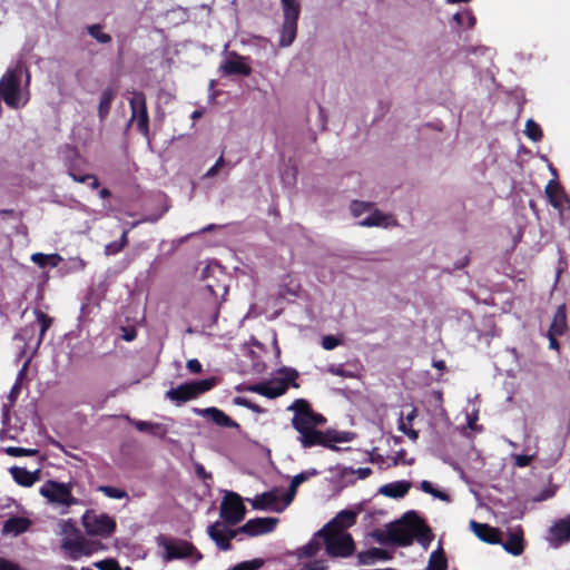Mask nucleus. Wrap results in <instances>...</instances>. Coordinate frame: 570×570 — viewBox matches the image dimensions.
I'll use <instances>...</instances> for the list:
<instances>
[{
	"instance_id": "obj_1",
	"label": "nucleus",
	"mask_w": 570,
	"mask_h": 570,
	"mask_svg": "<svg viewBox=\"0 0 570 570\" xmlns=\"http://www.w3.org/2000/svg\"><path fill=\"white\" fill-rule=\"evenodd\" d=\"M287 411L293 412L291 423L298 433L297 441L304 449L323 446L337 451L338 448L335 443L351 441L348 432H338L332 429L326 431L320 430L318 428L325 425L327 420L322 413L315 412L306 399L294 400L287 406Z\"/></svg>"
},
{
	"instance_id": "obj_2",
	"label": "nucleus",
	"mask_w": 570,
	"mask_h": 570,
	"mask_svg": "<svg viewBox=\"0 0 570 570\" xmlns=\"http://www.w3.org/2000/svg\"><path fill=\"white\" fill-rule=\"evenodd\" d=\"M414 538L422 546H428L433 539L431 529L415 511L404 513L399 522L392 523L387 529L386 541L400 547H409Z\"/></svg>"
},
{
	"instance_id": "obj_3",
	"label": "nucleus",
	"mask_w": 570,
	"mask_h": 570,
	"mask_svg": "<svg viewBox=\"0 0 570 570\" xmlns=\"http://www.w3.org/2000/svg\"><path fill=\"white\" fill-rule=\"evenodd\" d=\"M315 537L323 539L326 552L333 558H347L355 551V544L350 533L340 529L336 519L326 523L315 533Z\"/></svg>"
},
{
	"instance_id": "obj_4",
	"label": "nucleus",
	"mask_w": 570,
	"mask_h": 570,
	"mask_svg": "<svg viewBox=\"0 0 570 570\" xmlns=\"http://www.w3.org/2000/svg\"><path fill=\"white\" fill-rule=\"evenodd\" d=\"M216 384L217 380L215 377H208L200 381H191L166 391L165 396L177 406H180L181 404L190 400H195L202 394L210 391L214 386H216Z\"/></svg>"
},
{
	"instance_id": "obj_5",
	"label": "nucleus",
	"mask_w": 570,
	"mask_h": 570,
	"mask_svg": "<svg viewBox=\"0 0 570 570\" xmlns=\"http://www.w3.org/2000/svg\"><path fill=\"white\" fill-rule=\"evenodd\" d=\"M20 68L8 69L0 79V96L11 109L24 106L28 99L21 102Z\"/></svg>"
},
{
	"instance_id": "obj_6",
	"label": "nucleus",
	"mask_w": 570,
	"mask_h": 570,
	"mask_svg": "<svg viewBox=\"0 0 570 570\" xmlns=\"http://www.w3.org/2000/svg\"><path fill=\"white\" fill-rule=\"evenodd\" d=\"M298 376V372L296 370H291L287 373V377L285 379H274L269 381H263L255 384L247 385L245 387L246 391L257 393L267 399H276L278 396L284 395L289 386V382L294 387H298V384L295 380Z\"/></svg>"
},
{
	"instance_id": "obj_7",
	"label": "nucleus",
	"mask_w": 570,
	"mask_h": 570,
	"mask_svg": "<svg viewBox=\"0 0 570 570\" xmlns=\"http://www.w3.org/2000/svg\"><path fill=\"white\" fill-rule=\"evenodd\" d=\"M284 21L281 30L279 46H291L297 35V21L301 13V6L297 0H281Z\"/></svg>"
},
{
	"instance_id": "obj_8",
	"label": "nucleus",
	"mask_w": 570,
	"mask_h": 570,
	"mask_svg": "<svg viewBox=\"0 0 570 570\" xmlns=\"http://www.w3.org/2000/svg\"><path fill=\"white\" fill-rule=\"evenodd\" d=\"M81 523L89 535L110 537L116 530V521L106 513L97 514L94 510H87Z\"/></svg>"
},
{
	"instance_id": "obj_9",
	"label": "nucleus",
	"mask_w": 570,
	"mask_h": 570,
	"mask_svg": "<svg viewBox=\"0 0 570 570\" xmlns=\"http://www.w3.org/2000/svg\"><path fill=\"white\" fill-rule=\"evenodd\" d=\"M40 494L49 502L67 508L79 503V500L72 495L70 483L48 480L40 488Z\"/></svg>"
},
{
	"instance_id": "obj_10",
	"label": "nucleus",
	"mask_w": 570,
	"mask_h": 570,
	"mask_svg": "<svg viewBox=\"0 0 570 570\" xmlns=\"http://www.w3.org/2000/svg\"><path fill=\"white\" fill-rule=\"evenodd\" d=\"M130 119L128 126L136 121L137 130L144 136H149V115L147 109L146 95L142 91H132V97L129 100Z\"/></svg>"
},
{
	"instance_id": "obj_11",
	"label": "nucleus",
	"mask_w": 570,
	"mask_h": 570,
	"mask_svg": "<svg viewBox=\"0 0 570 570\" xmlns=\"http://www.w3.org/2000/svg\"><path fill=\"white\" fill-rule=\"evenodd\" d=\"M246 507L242 497L232 491H227L220 504L219 515L229 525H236L244 520Z\"/></svg>"
},
{
	"instance_id": "obj_12",
	"label": "nucleus",
	"mask_w": 570,
	"mask_h": 570,
	"mask_svg": "<svg viewBox=\"0 0 570 570\" xmlns=\"http://www.w3.org/2000/svg\"><path fill=\"white\" fill-rule=\"evenodd\" d=\"M546 540L549 546L558 549L570 541V514L558 519L549 528Z\"/></svg>"
},
{
	"instance_id": "obj_13",
	"label": "nucleus",
	"mask_w": 570,
	"mask_h": 570,
	"mask_svg": "<svg viewBox=\"0 0 570 570\" xmlns=\"http://www.w3.org/2000/svg\"><path fill=\"white\" fill-rule=\"evenodd\" d=\"M239 533L237 529H226L220 522H215L208 527V535L216 543L219 550L229 551L232 549L230 540Z\"/></svg>"
},
{
	"instance_id": "obj_14",
	"label": "nucleus",
	"mask_w": 570,
	"mask_h": 570,
	"mask_svg": "<svg viewBox=\"0 0 570 570\" xmlns=\"http://www.w3.org/2000/svg\"><path fill=\"white\" fill-rule=\"evenodd\" d=\"M278 522L276 518H254L238 528L239 533L256 537L274 531Z\"/></svg>"
},
{
	"instance_id": "obj_15",
	"label": "nucleus",
	"mask_w": 570,
	"mask_h": 570,
	"mask_svg": "<svg viewBox=\"0 0 570 570\" xmlns=\"http://www.w3.org/2000/svg\"><path fill=\"white\" fill-rule=\"evenodd\" d=\"M249 502L254 510L281 512L284 509L277 489L257 494Z\"/></svg>"
},
{
	"instance_id": "obj_16",
	"label": "nucleus",
	"mask_w": 570,
	"mask_h": 570,
	"mask_svg": "<svg viewBox=\"0 0 570 570\" xmlns=\"http://www.w3.org/2000/svg\"><path fill=\"white\" fill-rule=\"evenodd\" d=\"M245 60L246 58L237 52H230L228 58L222 63L220 69L225 76L240 75L248 77L252 73V67Z\"/></svg>"
},
{
	"instance_id": "obj_17",
	"label": "nucleus",
	"mask_w": 570,
	"mask_h": 570,
	"mask_svg": "<svg viewBox=\"0 0 570 570\" xmlns=\"http://www.w3.org/2000/svg\"><path fill=\"white\" fill-rule=\"evenodd\" d=\"M197 414L210 419L216 425L228 429H239L240 425L229 417L224 411L217 407H206L204 410H194Z\"/></svg>"
},
{
	"instance_id": "obj_18",
	"label": "nucleus",
	"mask_w": 570,
	"mask_h": 570,
	"mask_svg": "<svg viewBox=\"0 0 570 570\" xmlns=\"http://www.w3.org/2000/svg\"><path fill=\"white\" fill-rule=\"evenodd\" d=\"M544 191L551 206L559 212H562L564 205L569 203V197L567 196L563 187L557 180H549Z\"/></svg>"
},
{
	"instance_id": "obj_19",
	"label": "nucleus",
	"mask_w": 570,
	"mask_h": 570,
	"mask_svg": "<svg viewBox=\"0 0 570 570\" xmlns=\"http://www.w3.org/2000/svg\"><path fill=\"white\" fill-rule=\"evenodd\" d=\"M470 527L474 534L483 542L498 544L501 542V532L487 523H479L474 520L470 522Z\"/></svg>"
},
{
	"instance_id": "obj_20",
	"label": "nucleus",
	"mask_w": 570,
	"mask_h": 570,
	"mask_svg": "<svg viewBox=\"0 0 570 570\" xmlns=\"http://www.w3.org/2000/svg\"><path fill=\"white\" fill-rule=\"evenodd\" d=\"M62 548L69 552L73 560L78 559L79 556H89L92 552L90 543L82 537L63 540Z\"/></svg>"
},
{
	"instance_id": "obj_21",
	"label": "nucleus",
	"mask_w": 570,
	"mask_h": 570,
	"mask_svg": "<svg viewBox=\"0 0 570 570\" xmlns=\"http://www.w3.org/2000/svg\"><path fill=\"white\" fill-rule=\"evenodd\" d=\"M32 522L30 519L14 515L4 521L1 532L2 534H12L17 537L27 532Z\"/></svg>"
},
{
	"instance_id": "obj_22",
	"label": "nucleus",
	"mask_w": 570,
	"mask_h": 570,
	"mask_svg": "<svg viewBox=\"0 0 570 570\" xmlns=\"http://www.w3.org/2000/svg\"><path fill=\"white\" fill-rule=\"evenodd\" d=\"M412 483L410 481L401 480L391 483H386L379 489V493L392 498L401 499L404 498L410 491Z\"/></svg>"
},
{
	"instance_id": "obj_23",
	"label": "nucleus",
	"mask_w": 570,
	"mask_h": 570,
	"mask_svg": "<svg viewBox=\"0 0 570 570\" xmlns=\"http://www.w3.org/2000/svg\"><path fill=\"white\" fill-rule=\"evenodd\" d=\"M9 473L17 484L30 488L39 480L40 471L36 470L35 472H30L24 468L11 466Z\"/></svg>"
},
{
	"instance_id": "obj_24",
	"label": "nucleus",
	"mask_w": 570,
	"mask_h": 570,
	"mask_svg": "<svg viewBox=\"0 0 570 570\" xmlns=\"http://www.w3.org/2000/svg\"><path fill=\"white\" fill-rule=\"evenodd\" d=\"M372 474L371 468L353 469L352 466L338 468V476L345 484H354L356 479L364 480Z\"/></svg>"
},
{
	"instance_id": "obj_25",
	"label": "nucleus",
	"mask_w": 570,
	"mask_h": 570,
	"mask_svg": "<svg viewBox=\"0 0 570 570\" xmlns=\"http://www.w3.org/2000/svg\"><path fill=\"white\" fill-rule=\"evenodd\" d=\"M165 548L168 560L190 557L193 550L195 549L193 544L186 541H180L178 543L168 542L166 543Z\"/></svg>"
},
{
	"instance_id": "obj_26",
	"label": "nucleus",
	"mask_w": 570,
	"mask_h": 570,
	"mask_svg": "<svg viewBox=\"0 0 570 570\" xmlns=\"http://www.w3.org/2000/svg\"><path fill=\"white\" fill-rule=\"evenodd\" d=\"M567 331H568L567 308H566V305L562 304L557 308L548 332L557 334V335H564L567 333Z\"/></svg>"
},
{
	"instance_id": "obj_27",
	"label": "nucleus",
	"mask_w": 570,
	"mask_h": 570,
	"mask_svg": "<svg viewBox=\"0 0 570 570\" xmlns=\"http://www.w3.org/2000/svg\"><path fill=\"white\" fill-rule=\"evenodd\" d=\"M503 548L512 556H520L524 551L523 531L518 529L509 533L508 540L503 543Z\"/></svg>"
},
{
	"instance_id": "obj_28",
	"label": "nucleus",
	"mask_w": 570,
	"mask_h": 570,
	"mask_svg": "<svg viewBox=\"0 0 570 570\" xmlns=\"http://www.w3.org/2000/svg\"><path fill=\"white\" fill-rule=\"evenodd\" d=\"M35 315L37 318V330L39 331L35 343V350H38L43 341L46 332L51 327L53 318L38 308L35 309Z\"/></svg>"
},
{
	"instance_id": "obj_29",
	"label": "nucleus",
	"mask_w": 570,
	"mask_h": 570,
	"mask_svg": "<svg viewBox=\"0 0 570 570\" xmlns=\"http://www.w3.org/2000/svg\"><path fill=\"white\" fill-rule=\"evenodd\" d=\"M115 95L116 91L111 87H108L102 90L98 105V117L100 121L106 120V118L108 117Z\"/></svg>"
},
{
	"instance_id": "obj_30",
	"label": "nucleus",
	"mask_w": 570,
	"mask_h": 570,
	"mask_svg": "<svg viewBox=\"0 0 570 570\" xmlns=\"http://www.w3.org/2000/svg\"><path fill=\"white\" fill-rule=\"evenodd\" d=\"M391 558L390 553L381 548H371L366 551L360 552L357 554L358 562L361 564H368L373 560H389Z\"/></svg>"
},
{
	"instance_id": "obj_31",
	"label": "nucleus",
	"mask_w": 570,
	"mask_h": 570,
	"mask_svg": "<svg viewBox=\"0 0 570 570\" xmlns=\"http://www.w3.org/2000/svg\"><path fill=\"white\" fill-rule=\"evenodd\" d=\"M37 332V324L30 323L20 328V331L14 335V340L23 342L26 347L31 348L33 341L36 342Z\"/></svg>"
},
{
	"instance_id": "obj_32",
	"label": "nucleus",
	"mask_w": 570,
	"mask_h": 570,
	"mask_svg": "<svg viewBox=\"0 0 570 570\" xmlns=\"http://www.w3.org/2000/svg\"><path fill=\"white\" fill-rule=\"evenodd\" d=\"M135 426L139 432H148L151 435L164 438L167 433V429L160 423H153L148 421H137Z\"/></svg>"
},
{
	"instance_id": "obj_33",
	"label": "nucleus",
	"mask_w": 570,
	"mask_h": 570,
	"mask_svg": "<svg viewBox=\"0 0 570 570\" xmlns=\"http://www.w3.org/2000/svg\"><path fill=\"white\" fill-rule=\"evenodd\" d=\"M370 215L364 219L360 220L358 225L364 227L381 226L385 223L389 216L381 213L379 209H372L368 212Z\"/></svg>"
},
{
	"instance_id": "obj_34",
	"label": "nucleus",
	"mask_w": 570,
	"mask_h": 570,
	"mask_svg": "<svg viewBox=\"0 0 570 570\" xmlns=\"http://www.w3.org/2000/svg\"><path fill=\"white\" fill-rule=\"evenodd\" d=\"M321 550V543L315 538L297 550L298 559L313 558Z\"/></svg>"
},
{
	"instance_id": "obj_35",
	"label": "nucleus",
	"mask_w": 570,
	"mask_h": 570,
	"mask_svg": "<svg viewBox=\"0 0 570 570\" xmlns=\"http://www.w3.org/2000/svg\"><path fill=\"white\" fill-rule=\"evenodd\" d=\"M524 132L527 137L534 142L540 141L543 137L541 127L533 119L527 120Z\"/></svg>"
},
{
	"instance_id": "obj_36",
	"label": "nucleus",
	"mask_w": 570,
	"mask_h": 570,
	"mask_svg": "<svg viewBox=\"0 0 570 570\" xmlns=\"http://www.w3.org/2000/svg\"><path fill=\"white\" fill-rule=\"evenodd\" d=\"M3 452L10 456L20 458V456H35L39 454V450L37 449H26L20 446H7L3 449Z\"/></svg>"
},
{
	"instance_id": "obj_37",
	"label": "nucleus",
	"mask_w": 570,
	"mask_h": 570,
	"mask_svg": "<svg viewBox=\"0 0 570 570\" xmlns=\"http://www.w3.org/2000/svg\"><path fill=\"white\" fill-rule=\"evenodd\" d=\"M97 491L104 493L107 498H110V499H126L128 498V494L125 490L122 489H119V488H115V487H111V485H99L97 488Z\"/></svg>"
},
{
	"instance_id": "obj_38",
	"label": "nucleus",
	"mask_w": 570,
	"mask_h": 570,
	"mask_svg": "<svg viewBox=\"0 0 570 570\" xmlns=\"http://www.w3.org/2000/svg\"><path fill=\"white\" fill-rule=\"evenodd\" d=\"M374 204L370 202L353 200L351 203V213L354 217H360L364 213H368L373 209Z\"/></svg>"
},
{
	"instance_id": "obj_39",
	"label": "nucleus",
	"mask_w": 570,
	"mask_h": 570,
	"mask_svg": "<svg viewBox=\"0 0 570 570\" xmlns=\"http://www.w3.org/2000/svg\"><path fill=\"white\" fill-rule=\"evenodd\" d=\"M100 24H92L88 27V33L95 38L99 43H109L111 41V36L102 32Z\"/></svg>"
},
{
	"instance_id": "obj_40",
	"label": "nucleus",
	"mask_w": 570,
	"mask_h": 570,
	"mask_svg": "<svg viewBox=\"0 0 570 570\" xmlns=\"http://www.w3.org/2000/svg\"><path fill=\"white\" fill-rule=\"evenodd\" d=\"M27 366H28V362H26L23 364L22 368L19 371L18 379H17V381L14 382V384L12 385V387L10 390L9 400L11 402H14L17 400V397L19 396V394H20L21 381H22V379H23V376L26 374Z\"/></svg>"
},
{
	"instance_id": "obj_41",
	"label": "nucleus",
	"mask_w": 570,
	"mask_h": 570,
	"mask_svg": "<svg viewBox=\"0 0 570 570\" xmlns=\"http://www.w3.org/2000/svg\"><path fill=\"white\" fill-rule=\"evenodd\" d=\"M264 566V560L261 558L243 561L234 566L230 570H259Z\"/></svg>"
},
{
	"instance_id": "obj_42",
	"label": "nucleus",
	"mask_w": 570,
	"mask_h": 570,
	"mask_svg": "<svg viewBox=\"0 0 570 570\" xmlns=\"http://www.w3.org/2000/svg\"><path fill=\"white\" fill-rule=\"evenodd\" d=\"M61 256L58 254L47 255L42 253H36L31 256V261L40 267H46L49 261H61Z\"/></svg>"
},
{
	"instance_id": "obj_43",
	"label": "nucleus",
	"mask_w": 570,
	"mask_h": 570,
	"mask_svg": "<svg viewBox=\"0 0 570 570\" xmlns=\"http://www.w3.org/2000/svg\"><path fill=\"white\" fill-rule=\"evenodd\" d=\"M317 474H318V472L315 469H312L311 471H304V472H301V473L296 474L295 476H293L291 483L294 484L295 487H299L302 483L307 481L311 476H314Z\"/></svg>"
},
{
	"instance_id": "obj_44",
	"label": "nucleus",
	"mask_w": 570,
	"mask_h": 570,
	"mask_svg": "<svg viewBox=\"0 0 570 570\" xmlns=\"http://www.w3.org/2000/svg\"><path fill=\"white\" fill-rule=\"evenodd\" d=\"M340 344H341V341L333 335H326L322 340V347L327 351L334 350Z\"/></svg>"
},
{
	"instance_id": "obj_45",
	"label": "nucleus",
	"mask_w": 570,
	"mask_h": 570,
	"mask_svg": "<svg viewBox=\"0 0 570 570\" xmlns=\"http://www.w3.org/2000/svg\"><path fill=\"white\" fill-rule=\"evenodd\" d=\"M99 570H121L119 563L114 559H108L96 563Z\"/></svg>"
},
{
	"instance_id": "obj_46",
	"label": "nucleus",
	"mask_w": 570,
	"mask_h": 570,
	"mask_svg": "<svg viewBox=\"0 0 570 570\" xmlns=\"http://www.w3.org/2000/svg\"><path fill=\"white\" fill-rule=\"evenodd\" d=\"M225 165L224 156L220 155V157L216 160V163L206 171L204 175L205 178H212L217 175L218 170Z\"/></svg>"
},
{
	"instance_id": "obj_47",
	"label": "nucleus",
	"mask_w": 570,
	"mask_h": 570,
	"mask_svg": "<svg viewBox=\"0 0 570 570\" xmlns=\"http://www.w3.org/2000/svg\"><path fill=\"white\" fill-rule=\"evenodd\" d=\"M68 175L72 178L73 181L81 183V184L87 183L91 177V174L81 175L79 173H75L72 165L68 166Z\"/></svg>"
},
{
	"instance_id": "obj_48",
	"label": "nucleus",
	"mask_w": 570,
	"mask_h": 570,
	"mask_svg": "<svg viewBox=\"0 0 570 570\" xmlns=\"http://www.w3.org/2000/svg\"><path fill=\"white\" fill-rule=\"evenodd\" d=\"M297 488L298 487H295L294 484L289 483V487H288L286 493L281 498V501L284 502V504H283L284 508L286 505H288L294 500L296 492H297Z\"/></svg>"
},
{
	"instance_id": "obj_49",
	"label": "nucleus",
	"mask_w": 570,
	"mask_h": 570,
	"mask_svg": "<svg viewBox=\"0 0 570 570\" xmlns=\"http://www.w3.org/2000/svg\"><path fill=\"white\" fill-rule=\"evenodd\" d=\"M301 570H327V566L324 560H314L305 563Z\"/></svg>"
},
{
	"instance_id": "obj_50",
	"label": "nucleus",
	"mask_w": 570,
	"mask_h": 570,
	"mask_svg": "<svg viewBox=\"0 0 570 570\" xmlns=\"http://www.w3.org/2000/svg\"><path fill=\"white\" fill-rule=\"evenodd\" d=\"M124 249V247H120L119 240L111 242L105 246L104 253L107 256H112L118 253H120Z\"/></svg>"
},
{
	"instance_id": "obj_51",
	"label": "nucleus",
	"mask_w": 570,
	"mask_h": 570,
	"mask_svg": "<svg viewBox=\"0 0 570 570\" xmlns=\"http://www.w3.org/2000/svg\"><path fill=\"white\" fill-rule=\"evenodd\" d=\"M532 459H533V455L517 454V455H514V464L518 468H525L531 463Z\"/></svg>"
},
{
	"instance_id": "obj_52",
	"label": "nucleus",
	"mask_w": 570,
	"mask_h": 570,
	"mask_svg": "<svg viewBox=\"0 0 570 570\" xmlns=\"http://www.w3.org/2000/svg\"><path fill=\"white\" fill-rule=\"evenodd\" d=\"M0 570H21L17 562L0 557Z\"/></svg>"
},
{
	"instance_id": "obj_53",
	"label": "nucleus",
	"mask_w": 570,
	"mask_h": 570,
	"mask_svg": "<svg viewBox=\"0 0 570 570\" xmlns=\"http://www.w3.org/2000/svg\"><path fill=\"white\" fill-rule=\"evenodd\" d=\"M186 367L190 373H194V374H198L203 371V366L197 358L188 360Z\"/></svg>"
},
{
	"instance_id": "obj_54",
	"label": "nucleus",
	"mask_w": 570,
	"mask_h": 570,
	"mask_svg": "<svg viewBox=\"0 0 570 570\" xmlns=\"http://www.w3.org/2000/svg\"><path fill=\"white\" fill-rule=\"evenodd\" d=\"M195 473L203 481L212 480V474L200 463L195 464Z\"/></svg>"
},
{
	"instance_id": "obj_55",
	"label": "nucleus",
	"mask_w": 570,
	"mask_h": 570,
	"mask_svg": "<svg viewBox=\"0 0 570 570\" xmlns=\"http://www.w3.org/2000/svg\"><path fill=\"white\" fill-rule=\"evenodd\" d=\"M560 335L553 334V333H547V337L549 340V348L554 350L557 352H560V343L558 341V337Z\"/></svg>"
},
{
	"instance_id": "obj_56",
	"label": "nucleus",
	"mask_w": 570,
	"mask_h": 570,
	"mask_svg": "<svg viewBox=\"0 0 570 570\" xmlns=\"http://www.w3.org/2000/svg\"><path fill=\"white\" fill-rule=\"evenodd\" d=\"M327 372L336 376H347L346 371L343 368L342 365H330L327 367Z\"/></svg>"
},
{
	"instance_id": "obj_57",
	"label": "nucleus",
	"mask_w": 570,
	"mask_h": 570,
	"mask_svg": "<svg viewBox=\"0 0 570 570\" xmlns=\"http://www.w3.org/2000/svg\"><path fill=\"white\" fill-rule=\"evenodd\" d=\"M338 518H346L348 520V525L355 522V513L348 510L341 511L336 519Z\"/></svg>"
},
{
	"instance_id": "obj_58",
	"label": "nucleus",
	"mask_w": 570,
	"mask_h": 570,
	"mask_svg": "<svg viewBox=\"0 0 570 570\" xmlns=\"http://www.w3.org/2000/svg\"><path fill=\"white\" fill-rule=\"evenodd\" d=\"M420 488H421V490L423 492L429 493L431 495L435 491V488L432 485V483L430 481H426V480L421 482Z\"/></svg>"
},
{
	"instance_id": "obj_59",
	"label": "nucleus",
	"mask_w": 570,
	"mask_h": 570,
	"mask_svg": "<svg viewBox=\"0 0 570 570\" xmlns=\"http://www.w3.org/2000/svg\"><path fill=\"white\" fill-rule=\"evenodd\" d=\"M233 403L248 409L249 404H250V400H248L246 397H242V396H236V397H234Z\"/></svg>"
},
{
	"instance_id": "obj_60",
	"label": "nucleus",
	"mask_w": 570,
	"mask_h": 570,
	"mask_svg": "<svg viewBox=\"0 0 570 570\" xmlns=\"http://www.w3.org/2000/svg\"><path fill=\"white\" fill-rule=\"evenodd\" d=\"M434 498H438L440 499L441 501H444V502H449L450 501V495L443 491H440L438 489H435V491L433 492L432 494Z\"/></svg>"
},
{
	"instance_id": "obj_61",
	"label": "nucleus",
	"mask_w": 570,
	"mask_h": 570,
	"mask_svg": "<svg viewBox=\"0 0 570 570\" xmlns=\"http://www.w3.org/2000/svg\"><path fill=\"white\" fill-rule=\"evenodd\" d=\"M128 233H129L128 229L122 232L120 239H119L120 247L125 248L128 245Z\"/></svg>"
},
{
	"instance_id": "obj_62",
	"label": "nucleus",
	"mask_w": 570,
	"mask_h": 570,
	"mask_svg": "<svg viewBox=\"0 0 570 570\" xmlns=\"http://www.w3.org/2000/svg\"><path fill=\"white\" fill-rule=\"evenodd\" d=\"M465 17H466L468 22H469V28H473L475 22H476V19L473 16V13L471 11H465Z\"/></svg>"
},
{
	"instance_id": "obj_63",
	"label": "nucleus",
	"mask_w": 570,
	"mask_h": 570,
	"mask_svg": "<svg viewBox=\"0 0 570 570\" xmlns=\"http://www.w3.org/2000/svg\"><path fill=\"white\" fill-rule=\"evenodd\" d=\"M409 429H411V425L407 422H405L403 420V417H401L400 424H399V430L405 434Z\"/></svg>"
},
{
	"instance_id": "obj_64",
	"label": "nucleus",
	"mask_w": 570,
	"mask_h": 570,
	"mask_svg": "<svg viewBox=\"0 0 570 570\" xmlns=\"http://www.w3.org/2000/svg\"><path fill=\"white\" fill-rule=\"evenodd\" d=\"M464 17H465V12L464 13L456 12L453 14V21H455L458 26H462Z\"/></svg>"
}]
</instances>
